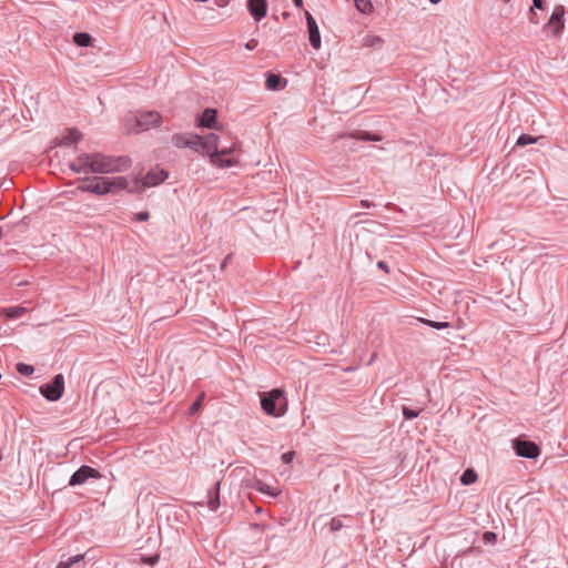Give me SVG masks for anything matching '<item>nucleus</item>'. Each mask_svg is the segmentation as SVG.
<instances>
[{
	"label": "nucleus",
	"mask_w": 568,
	"mask_h": 568,
	"mask_svg": "<svg viewBox=\"0 0 568 568\" xmlns=\"http://www.w3.org/2000/svg\"><path fill=\"white\" fill-rule=\"evenodd\" d=\"M78 189L82 192H90L97 195H105L121 191L136 193V191L132 190V182H130L126 176L85 179Z\"/></svg>",
	"instance_id": "nucleus-1"
},
{
	"label": "nucleus",
	"mask_w": 568,
	"mask_h": 568,
	"mask_svg": "<svg viewBox=\"0 0 568 568\" xmlns=\"http://www.w3.org/2000/svg\"><path fill=\"white\" fill-rule=\"evenodd\" d=\"M162 116L155 111H141L129 113L123 124L128 133H141L148 131L151 128L160 125Z\"/></svg>",
	"instance_id": "nucleus-2"
},
{
	"label": "nucleus",
	"mask_w": 568,
	"mask_h": 568,
	"mask_svg": "<svg viewBox=\"0 0 568 568\" xmlns=\"http://www.w3.org/2000/svg\"><path fill=\"white\" fill-rule=\"evenodd\" d=\"M131 166L128 156H106L101 153H92V173L110 174L124 172Z\"/></svg>",
	"instance_id": "nucleus-3"
},
{
	"label": "nucleus",
	"mask_w": 568,
	"mask_h": 568,
	"mask_svg": "<svg viewBox=\"0 0 568 568\" xmlns=\"http://www.w3.org/2000/svg\"><path fill=\"white\" fill-rule=\"evenodd\" d=\"M261 407L265 414L274 417L283 416L287 410V399L280 388H274L261 395Z\"/></svg>",
	"instance_id": "nucleus-4"
},
{
	"label": "nucleus",
	"mask_w": 568,
	"mask_h": 568,
	"mask_svg": "<svg viewBox=\"0 0 568 568\" xmlns=\"http://www.w3.org/2000/svg\"><path fill=\"white\" fill-rule=\"evenodd\" d=\"M175 145L178 146H193L196 150H201L203 153H206L211 156L213 152L217 151V141L219 136L214 133L207 134L206 136L199 135H189L186 138L176 135L174 136Z\"/></svg>",
	"instance_id": "nucleus-5"
},
{
	"label": "nucleus",
	"mask_w": 568,
	"mask_h": 568,
	"mask_svg": "<svg viewBox=\"0 0 568 568\" xmlns=\"http://www.w3.org/2000/svg\"><path fill=\"white\" fill-rule=\"evenodd\" d=\"M169 178L168 171L160 169V168H153L151 169L145 176L139 178L135 176L132 181V190L136 191V193L143 192L146 187H153L162 182H164Z\"/></svg>",
	"instance_id": "nucleus-6"
},
{
	"label": "nucleus",
	"mask_w": 568,
	"mask_h": 568,
	"mask_svg": "<svg viewBox=\"0 0 568 568\" xmlns=\"http://www.w3.org/2000/svg\"><path fill=\"white\" fill-rule=\"evenodd\" d=\"M565 8L557 6L552 11L548 22L545 24L544 30L549 32L551 37H559L565 28Z\"/></svg>",
	"instance_id": "nucleus-7"
},
{
	"label": "nucleus",
	"mask_w": 568,
	"mask_h": 568,
	"mask_svg": "<svg viewBox=\"0 0 568 568\" xmlns=\"http://www.w3.org/2000/svg\"><path fill=\"white\" fill-rule=\"evenodd\" d=\"M64 390V378L61 374L54 376L52 383L40 386V393L51 402L61 398Z\"/></svg>",
	"instance_id": "nucleus-8"
},
{
	"label": "nucleus",
	"mask_w": 568,
	"mask_h": 568,
	"mask_svg": "<svg viewBox=\"0 0 568 568\" xmlns=\"http://www.w3.org/2000/svg\"><path fill=\"white\" fill-rule=\"evenodd\" d=\"M101 475L100 473L90 467V466H81L70 478V485L71 486H77V485H81L83 483L87 481V479L89 478H100Z\"/></svg>",
	"instance_id": "nucleus-9"
},
{
	"label": "nucleus",
	"mask_w": 568,
	"mask_h": 568,
	"mask_svg": "<svg viewBox=\"0 0 568 568\" xmlns=\"http://www.w3.org/2000/svg\"><path fill=\"white\" fill-rule=\"evenodd\" d=\"M70 169L75 173H92V153H82L71 163Z\"/></svg>",
	"instance_id": "nucleus-10"
},
{
	"label": "nucleus",
	"mask_w": 568,
	"mask_h": 568,
	"mask_svg": "<svg viewBox=\"0 0 568 568\" xmlns=\"http://www.w3.org/2000/svg\"><path fill=\"white\" fill-rule=\"evenodd\" d=\"M233 152V148L225 149L211 154V163L220 168L233 166L237 163L236 158L229 156Z\"/></svg>",
	"instance_id": "nucleus-11"
},
{
	"label": "nucleus",
	"mask_w": 568,
	"mask_h": 568,
	"mask_svg": "<svg viewBox=\"0 0 568 568\" xmlns=\"http://www.w3.org/2000/svg\"><path fill=\"white\" fill-rule=\"evenodd\" d=\"M514 446L517 455L521 457L536 458L540 453L538 446L532 442L517 439Z\"/></svg>",
	"instance_id": "nucleus-12"
},
{
	"label": "nucleus",
	"mask_w": 568,
	"mask_h": 568,
	"mask_svg": "<svg viewBox=\"0 0 568 568\" xmlns=\"http://www.w3.org/2000/svg\"><path fill=\"white\" fill-rule=\"evenodd\" d=\"M305 18L307 23L310 43L315 50H318L321 48V36L318 26L313 16L308 11H305Z\"/></svg>",
	"instance_id": "nucleus-13"
},
{
	"label": "nucleus",
	"mask_w": 568,
	"mask_h": 568,
	"mask_svg": "<svg viewBox=\"0 0 568 568\" xmlns=\"http://www.w3.org/2000/svg\"><path fill=\"white\" fill-rule=\"evenodd\" d=\"M247 10L255 21H261L267 14L266 0H247Z\"/></svg>",
	"instance_id": "nucleus-14"
},
{
	"label": "nucleus",
	"mask_w": 568,
	"mask_h": 568,
	"mask_svg": "<svg viewBox=\"0 0 568 568\" xmlns=\"http://www.w3.org/2000/svg\"><path fill=\"white\" fill-rule=\"evenodd\" d=\"M200 126H205L210 129L216 128V111L214 109H205L199 121Z\"/></svg>",
	"instance_id": "nucleus-15"
},
{
	"label": "nucleus",
	"mask_w": 568,
	"mask_h": 568,
	"mask_svg": "<svg viewBox=\"0 0 568 568\" xmlns=\"http://www.w3.org/2000/svg\"><path fill=\"white\" fill-rule=\"evenodd\" d=\"M362 44L371 49H381L384 44V39L381 36L368 33L363 38Z\"/></svg>",
	"instance_id": "nucleus-16"
},
{
	"label": "nucleus",
	"mask_w": 568,
	"mask_h": 568,
	"mask_svg": "<svg viewBox=\"0 0 568 568\" xmlns=\"http://www.w3.org/2000/svg\"><path fill=\"white\" fill-rule=\"evenodd\" d=\"M27 313V308L23 306H11L0 310V315L9 320L21 317Z\"/></svg>",
	"instance_id": "nucleus-17"
},
{
	"label": "nucleus",
	"mask_w": 568,
	"mask_h": 568,
	"mask_svg": "<svg viewBox=\"0 0 568 568\" xmlns=\"http://www.w3.org/2000/svg\"><path fill=\"white\" fill-rule=\"evenodd\" d=\"M253 487L256 490H258L260 493L270 495L272 497H276L281 494V490L278 488L272 487V486L267 485L266 483L258 480V479L254 481Z\"/></svg>",
	"instance_id": "nucleus-18"
},
{
	"label": "nucleus",
	"mask_w": 568,
	"mask_h": 568,
	"mask_svg": "<svg viewBox=\"0 0 568 568\" xmlns=\"http://www.w3.org/2000/svg\"><path fill=\"white\" fill-rule=\"evenodd\" d=\"M82 139V134L77 129H70L68 134L63 136L61 143L64 145L73 144L79 142Z\"/></svg>",
	"instance_id": "nucleus-19"
},
{
	"label": "nucleus",
	"mask_w": 568,
	"mask_h": 568,
	"mask_svg": "<svg viewBox=\"0 0 568 568\" xmlns=\"http://www.w3.org/2000/svg\"><path fill=\"white\" fill-rule=\"evenodd\" d=\"M356 9L364 13L371 14L374 10L372 0H354Z\"/></svg>",
	"instance_id": "nucleus-20"
},
{
	"label": "nucleus",
	"mask_w": 568,
	"mask_h": 568,
	"mask_svg": "<svg viewBox=\"0 0 568 568\" xmlns=\"http://www.w3.org/2000/svg\"><path fill=\"white\" fill-rule=\"evenodd\" d=\"M281 82H282L281 75L272 73V74L267 75L266 81H265V87L268 90H277V89H280Z\"/></svg>",
	"instance_id": "nucleus-21"
},
{
	"label": "nucleus",
	"mask_w": 568,
	"mask_h": 568,
	"mask_svg": "<svg viewBox=\"0 0 568 568\" xmlns=\"http://www.w3.org/2000/svg\"><path fill=\"white\" fill-rule=\"evenodd\" d=\"M476 480H477V474L471 468H467L460 477V481L463 485H470V484H474Z\"/></svg>",
	"instance_id": "nucleus-22"
},
{
	"label": "nucleus",
	"mask_w": 568,
	"mask_h": 568,
	"mask_svg": "<svg viewBox=\"0 0 568 568\" xmlns=\"http://www.w3.org/2000/svg\"><path fill=\"white\" fill-rule=\"evenodd\" d=\"M74 43H77L79 47H88L91 43V37L88 33L79 32L75 33L73 37Z\"/></svg>",
	"instance_id": "nucleus-23"
},
{
	"label": "nucleus",
	"mask_w": 568,
	"mask_h": 568,
	"mask_svg": "<svg viewBox=\"0 0 568 568\" xmlns=\"http://www.w3.org/2000/svg\"><path fill=\"white\" fill-rule=\"evenodd\" d=\"M540 139H542V136H531L529 134H521L518 140H517V145L518 146H525V145H528V144H531V143H536L538 142Z\"/></svg>",
	"instance_id": "nucleus-24"
},
{
	"label": "nucleus",
	"mask_w": 568,
	"mask_h": 568,
	"mask_svg": "<svg viewBox=\"0 0 568 568\" xmlns=\"http://www.w3.org/2000/svg\"><path fill=\"white\" fill-rule=\"evenodd\" d=\"M418 321L425 325H428L433 328H436V329H442V328H447L449 327V323L448 322H435V321H430V320H427V318H422L419 317Z\"/></svg>",
	"instance_id": "nucleus-25"
},
{
	"label": "nucleus",
	"mask_w": 568,
	"mask_h": 568,
	"mask_svg": "<svg viewBox=\"0 0 568 568\" xmlns=\"http://www.w3.org/2000/svg\"><path fill=\"white\" fill-rule=\"evenodd\" d=\"M17 371L22 375H31L34 372V368L31 365L19 363L17 365Z\"/></svg>",
	"instance_id": "nucleus-26"
},
{
	"label": "nucleus",
	"mask_w": 568,
	"mask_h": 568,
	"mask_svg": "<svg viewBox=\"0 0 568 568\" xmlns=\"http://www.w3.org/2000/svg\"><path fill=\"white\" fill-rule=\"evenodd\" d=\"M203 398H204V393H202L200 395V397L192 404V406L190 408L191 414H195L200 410V408L202 406Z\"/></svg>",
	"instance_id": "nucleus-27"
},
{
	"label": "nucleus",
	"mask_w": 568,
	"mask_h": 568,
	"mask_svg": "<svg viewBox=\"0 0 568 568\" xmlns=\"http://www.w3.org/2000/svg\"><path fill=\"white\" fill-rule=\"evenodd\" d=\"M150 217V213L148 211L138 212L133 215V220L138 222L148 221Z\"/></svg>",
	"instance_id": "nucleus-28"
},
{
	"label": "nucleus",
	"mask_w": 568,
	"mask_h": 568,
	"mask_svg": "<svg viewBox=\"0 0 568 568\" xmlns=\"http://www.w3.org/2000/svg\"><path fill=\"white\" fill-rule=\"evenodd\" d=\"M403 415L406 419H412L418 416V412L412 410L408 407L403 408Z\"/></svg>",
	"instance_id": "nucleus-29"
},
{
	"label": "nucleus",
	"mask_w": 568,
	"mask_h": 568,
	"mask_svg": "<svg viewBox=\"0 0 568 568\" xmlns=\"http://www.w3.org/2000/svg\"><path fill=\"white\" fill-rule=\"evenodd\" d=\"M159 558H160L159 555H155L152 557H143L142 562L148 564V565H154L155 562H158Z\"/></svg>",
	"instance_id": "nucleus-30"
},
{
	"label": "nucleus",
	"mask_w": 568,
	"mask_h": 568,
	"mask_svg": "<svg viewBox=\"0 0 568 568\" xmlns=\"http://www.w3.org/2000/svg\"><path fill=\"white\" fill-rule=\"evenodd\" d=\"M293 457H294V453L293 452H287V453H284L282 455V460L286 464L291 463L293 460Z\"/></svg>",
	"instance_id": "nucleus-31"
},
{
	"label": "nucleus",
	"mask_w": 568,
	"mask_h": 568,
	"mask_svg": "<svg viewBox=\"0 0 568 568\" xmlns=\"http://www.w3.org/2000/svg\"><path fill=\"white\" fill-rule=\"evenodd\" d=\"M209 507L212 510H215L219 507V494H216V496L209 501Z\"/></svg>",
	"instance_id": "nucleus-32"
},
{
	"label": "nucleus",
	"mask_w": 568,
	"mask_h": 568,
	"mask_svg": "<svg viewBox=\"0 0 568 568\" xmlns=\"http://www.w3.org/2000/svg\"><path fill=\"white\" fill-rule=\"evenodd\" d=\"M257 44H258L257 40H255V39H251L250 41H247V42L245 43V48H246L247 50H254V49L257 47Z\"/></svg>",
	"instance_id": "nucleus-33"
},
{
	"label": "nucleus",
	"mask_w": 568,
	"mask_h": 568,
	"mask_svg": "<svg viewBox=\"0 0 568 568\" xmlns=\"http://www.w3.org/2000/svg\"><path fill=\"white\" fill-rule=\"evenodd\" d=\"M357 138H358V139H362V140H374V141H379V140H381V138H379V136H374V138H372V136L369 135V133H367V132L363 133L362 135H359V136H357Z\"/></svg>",
	"instance_id": "nucleus-34"
},
{
	"label": "nucleus",
	"mask_w": 568,
	"mask_h": 568,
	"mask_svg": "<svg viewBox=\"0 0 568 568\" xmlns=\"http://www.w3.org/2000/svg\"><path fill=\"white\" fill-rule=\"evenodd\" d=\"M496 538V535L494 532L487 531L484 534V539L486 541H491Z\"/></svg>",
	"instance_id": "nucleus-35"
},
{
	"label": "nucleus",
	"mask_w": 568,
	"mask_h": 568,
	"mask_svg": "<svg viewBox=\"0 0 568 568\" xmlns=\"http://www.w3.org/2000/svg\"><path fill=\"white\" fill-rule=\"evenodd\" d=\"M377 266H378L381 270H383L384 272H386V273H388V272H389L388 265H387V264H386V262H384V261H379V262L377 263Z\"/></svg>",
	"instance_id": "nucleus-36"
},
{
	"label": "nucleus",
	"mask_w": 568,
	"mask_h": 568,
	"mask_svg": "<svg viewBox=\"0 0 568 568\" xmlns=\"http://www.w3.org/2000/svg\"><path fill=\"white\" fill-rule=\"evenodd\" d=\"M544 0H532V9H542Z\"/></svg>",
	"instance_id": "nucleus-37"
},
{
	"label": "nucleus",
	"mask_w": 568,
	"mask_h": 568,
	"mask_svg": "<svg viewBox=\"0 0 568 568\" xmlns=\"http://www.w3.org/2000/svg\"><path fill=\"white\" fill-rule=\"evenodd\" d=\"M530 12H531L530 22L534 24H538L539 20L537 19L536 13L534 12L532 8L530 9Z\"/></svg>",
	"instance_id": "nucleus-38"
},
{
	"label": "nucleus",
	"mask_w": 568,
	"mask_h": 568,
	"mask_svg": "<svg viewBox=\"0 0 568 568\" xmlns=\"http://www.w3.org/2000/svg\"><path fill=\"white\" fill-rule=\"evenodd\" d=\"M294 4L297 7V8H302L303 7V0H293Z\"/></svg>",
	"instance_id": "nucleus-39"
},
{
	"label": "nucleus",
	"mask_w": 568,
	"mask_h": 568,
	"mask_svg": "<svg viewBox=\"0 0 568 568\" xmlns=\"http://www.w3.org/2000/svg\"><path fill=\"white\" fill-rule=\"evenodd\" d=\"M432 3H439L442 0H429Z\"/></svg>",
	"instance_id": "nucleus-40"
},
{
	"label": "nucleus",
	"mask_w": 568,
	"mask_h": 568,
	"mask_svg": "<svg viewBox=\"0 0 568 568\" xmlns=\"http://www.w3.org/2000/svg\"><path fill=\"white\" fill-rule=\"evenodd\" d=\"M2 236H3V230H2V227L0 226V240L2 239Z\"/></svg>",
	"instance_id": "nucleus-41"
},
{
	"label": "nucleus",
	"mask_w": 568,
	"mask_h": 568,
	"mask_svg": "<svg viewBox=\"0 0 568 568\" xmlns=\"http://www.w3.org/2000/svg\"><path fill=\"white\" fill-rule=\"evenodd\" d=\"M332 526H333V528L335 529L336 527H338V524H335V521L333 520V521H332Z\"/></svg>",
	"instance_id": "nucleus-42"
},
{
	"label": "nucleus",
	"mask_w": 568,
	"mask_h": 568,
	"mask_svg": "<svg viewBox=\"0 0 568 568\" xmlns=\"http://www.w3.org/2000/svg\"><path fill=\"white\" fill-rule=\"evenodd\" d=\"M332 526H333V528L335 529L336 527H338V524H335V521L333 520V521H332Z\"/></svg>",
	"instance_id": "nucleus-43"
},
{
	"label": "nucleus",
	"mask_w": 568,
	"mask_h": 568,
	"mask_svg": "<svg viewBox=\"0 0 568 568\" xmlns=\"http://www.w3.org/2000/svg\"><path fill=\"white\" fill-rule=\"evenodd\" d=\"M505 2H509L510 0H504Z\"/></svg>",
	"instance_id": "nucleus-44"
}]
</instances>
